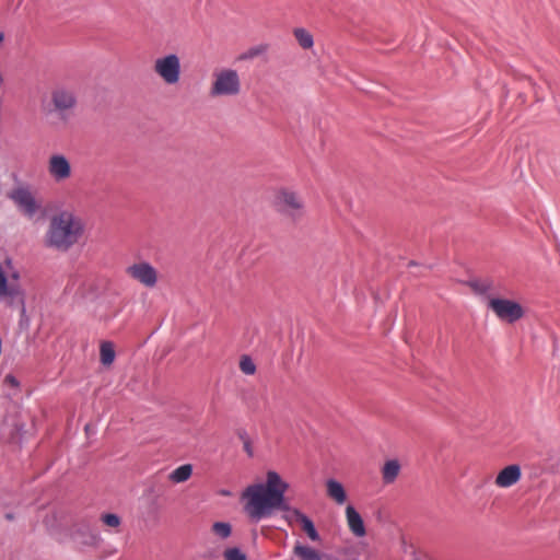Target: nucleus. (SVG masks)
Listing matches in <instances>:
<instances>
[{
  "mask_svg": "<svg viewBox=\"0 0 560 560\" xmlns=\"http://www.w3.org/2000/svg\"><path fill=\"white\" fill-rule=\"evenodd\" d=\"M288 489L289 483L283 481L277 471L269 470L266 483H255L247 487L244 493L248 498L246 511L257 521L268 516L273 509L291 512L300 522L308 538L318 541L320 537L313 521L299 509L291 508L285 500L284 494Z\"/></svg>",
  "mask_w": 560,
  "mask_h": 560,
  "instance_id": "nucleus-1",
  "label": "nucleus"
},
{
  "mask_svg": "<svg viewBox=\"0 0 560 560\" xmlns=\"http://www.w3.org/2000/svg\"><path fill=\"white\" fill-rule=\"evenodd\" d=\"M83 232L81 219L72 212L61 211L50 220L45 234V245L59 252H67L79 242Z\"/></svg>",
  "mask_w": 560,
  "mask_h": 560,
  "instance_id": "nucleus-2",
  "label": "nucleus"
},
{
  "mask_svg": "<svg viewBox=\"0 0 560 560\" xmlns=\"http://www.w3.org/2000/svg\"><path fill=\"white\" fill-rule=\"evenodd\" d=\"M1 294L2 304L19 313L20 329L27 330L30 318L25 308V291L21 287L20 270L12 265L11 258H5L2 266Z\"/></svg>",
  "mask_w": 560,
  "mask_h": 560,
  "instance_id": "nucleus-3",
  "label": "nucleus"
},
{
  "mask_svg": "<svg viewBox=\"0 0 560 560\" xmlns=\"http://www.w3.org/2000/svg\"><path fill=\"white\" fill-rule=\"evenodd\" d=\"M77 103L74 88L63 84L56 85L50 92V103L46 108V114L48 116L56 115L61 122L67 124L77 107Z\"/></svg>",
  "mask_w": 560,
  "mask_h": 560,
  "instance_id": "nucleus-4",
  "label": "nucleus"
},
{
  "mask_svg": "<svg viewBox=\"0 0 560 560\" xmlns=\"http://www.w3.org/2000/svg\"><path fill=\"white\" fill-rule=\"evenodd\" d=\"M7 197L13 201L18 210L27 219L32 220L39 212H43L38 201L27 185H19L8 191Z\"/></svg>",
  "mask_w": 560,
  "mask_h": 560,
  "instance_id": "nucleus-5",
  "label": "nucleus"
},
{
  "mask_svg": "<svg viewBox=\"0 0 560 560\" xmlns=\"http://www.w3.org/2000/svg\"><path fill=\"white\" fill-rule=\"evenodd\" d=\"M273 206L278 213L290 218L294 222L304 214V203L294 191L279 190L275 197Z\"/></svg>",
  "mask_w": 560,
  "mask_h": 560,
  "instance_id": "nucleus-6",
  "label": "nucleus"
},
{
  "mask_svg": "<svg viewBox=\"0 0 560 560\" xmlns=\"http://www.w3.org/2000/svg\"><path fill=\"white\" fill-rule=\"evenodd\" d=\"M487 306L501 322L509 324L517 322L525 314L523 306L518 302L509 299L489 298Z\"/></svg>",
  "mask_w": 560,
  "mask_h": 560,
  "instance_id": "nucleus-7",
  "label": "nucleus"
},
{
  "mask_svg": "<svg viewBox=\"0 0 560 560\" xmlns=\"http://www.w3.org/2000/svg\"><path fill=\"white\" fill-rule=\"evenodd\" d=\"M215 80L212 83L211 96H234L241 91V81L236 70L224 69L214 74Z\"/></svg>",
  "mask_w": 560,
  "mask_h": 560,
  "instance_id": "nucleus-8",
  "label": "nucleus"
},
{
  "mask_svg": "<svg viewBox=\"0 0 560 560\" xmlns=\"http://www.w3.org/2000/svg\"><path fill=\"white\" fill-rule=\"evenodd\" d=\"M154 71L167 84H175L180 78V60L176 54H170L158 58L154 63Z\"/></svg>",
  "mask_w": 560,
  "mask_h": 560,
  "instance_id": "nucleus-9",
  "label": "nucleus"
},
{
  "mask_svg": "<svg viewBox=\"0 0 560 560\" xmlns=\"http://www.w3.org/2000/svg\"><path fill=\"white\" fill-rule=\"evenodd\" d=\"M127 273L148 288H153L158 282V272L155 268L147 261L129 266L127 268Z\"/></svg>",
  "mask_w": 560,
  "mask_h": 560,
  "instance_id": "nucleus-10",
  "label": "nucleus"
},
{
  "mask_svg": "<svg viewBox=\"0 0 560 560\" xmlns=\"http://www.w3.org/2000/svg\"><path fill=\"white\" fill-rule=\"evenodd\" d=\"M48 171L56 180H62L71 175V165L65 155L55 154L49 160Z\"/></svg>",
  "mask_w": 560,
  "mask_h": 560,
  "instance_id": "nucleus-11",
  "label": "nucleus"
},
{
  "mask_svg": "<svg viewBox=\"0 0 560 560\" xmlns=\"http://www.w3.org/2000/svg\"><path fill=\"white\" fill-rule=\"evenodd\" d=\"M522 478V469L517 464L504 467L495 477V485L500 488H510Z\"/></svg>",
  "mask_w": 560,
  "mask_h": 560,
  "instance_id": "nucleus-12",
  "label": "nucleus"
},
{
  "mask_svg": "<svg viewBox=\"0 0 560 560\" xmlns=\"http://www.w3.org/2000/svg\"><path fill=\"white\" fill-rule=\"evenodd\" d=\"M346 517L350 532L357 537H363L366 534L364 522L360 513L353 505L346 508Z\"/></svg>",
  "mask_w": 560,
  "mask_h": 560,
  "instance_id": "nucleus-13",
  "label": "nucleus"
},
{
  "mask_svg": "<svg viewBox=\"0 0 560 560\" xmlns=\"http://www.w3.org/2000/svg\"><path fill=\"white\" fill-rule=\"evenodd\" d=\"M467 285L472 290V292L475 294L481 295V296H487V299H489L490 296H488V292L490 290H492L493 281L490 278H485V279L475 278V279L468 280Z\"/></svg>",
  "mask_w": 560,
  "mask_h": 560,
  "instance_id": "nucleus-14",
  "label": "nucleus"
},
{
  "mask_svg": "<svg viewBox=\"0 0 560 560\" xmlns=\"http://www.w3.org/2000/svg\"><path fill=\"white\" fill-rule=\"evenodd\" d=\"M327 494L335 500L338 504H343L347 500L346 490L341 482L335 479L327 480Z\"/></svg>",
  "mask_w": 560,
  "mask_h": 560,
  "instance_id": "nucleus-15",
  "label": "nucleus"
},
{
  "mask_svg": "<svg viewBox=\"0 0 560 560\" xmlns=\"http://www.w3.org/2000/svg\"><path fill=\"white\" fill-rule=\"evenodd\" d=\"M294 555L301 560H323V556L316 549L301 544L294 547Z\"/></svg>",
  "mask_w": 560,
  "mask_h": 560,
  "instance_id": "nucleus-16",
  "label": "nucleus"
},
{
  "mask_svg": "<svg viewBox=\"0 0 560 560\" xmlns=\"http://www.w3.org/2000/svg\"><path fill=\"white\" fill-rule=\"evenodd\" d=\"M400 465L398 460H387L383 467V480L385 483H392L398 476Z\"/></svg>",
  "mask_w": 560,
  "mask_h": 560,
  "instance_id": "nucleus-17",
  "label": "nucleus"
},
{
  "mask_svg": "<svg viewBox=\"0 0 560 560\" xmlns=\"http://www.w3.org/2000/svg\"><path fill=\"white\" fill-rule=\"evenodd\" d=\"M191 474H192V466L190 464H185V465H182V466L177 467L176 469H174L170 474V479L173 482L180 483V482H185L186 480H188L190 478Z\"/></svg>",
  "mask_w": 560,
  "mask_h": 560,
  "instance_id": "nucleus-18",
  "label": "nucleus"
},
{
  "mask_svg": "<svg viewBox=\"0 0 560 560\" xmlns=\"http://www.w3.org/2000/svg\"><path fill=\"white\" fill-rule=\"evenodd\" d=\"M294 37L303 49H310L314 45L313 35L303 27L294 28Z\"/></svg>",
  "mask_w": 560,
  "mask_h": 560,
  "instance_id": "nucleus-19",
  "label": "nucleus"
},
{
  "mask_svg": "<svg viewBox=\"0 0 560 560\" xmlns=\"http://www.w3.org/2000/svg\"><path fill=\"white\" fill-rule=\"evenodd\" d=\"M101 362L103 365H110L116 357L114 345L110 341H103L100 348Z\"/></svg>",
  "mask_w": 560,
  "mask_h": 560,
  "instance_id": "nucleus-20",
  "label": "nucleus"
},
{
  "mask_svg": "<svg viewBox=\"0 0 560 560\" xmlns=\"http://www.w3.org/2000/svg\"><path fill=\"white\" fill-rule=\"evenodd\" d=\"M101 521L104 525L112 528H118L121 525L120 516L115 513H103L101 515Z\"/></svg>",
  "mask_w": 560,
  "mask_h": 560,
  "instance_id": "nucleus-21",
  "label": "nucleus"
},
{
  "mask_svg": "<svg viewBox=\"0 0 560 560\" xmlns=\"http://www.w3.org/2000/svg\"><path fill=\"white\" fill-rule=\"evenodd\" d=\"M212 529L214 534L221 538H228L232 533L231 525L225 522H215L212 526Z\"/></svg>",
  "mask_w": 560,
  "mask_h": 560,
  "instance_id": "nucleus-22",
  "label": "nucleus"
},
{
  "mask_svg": "<svg viewBox=\"0 0 560 560\" xmlns=\"http://www.w3.org/2000/svg\"><path fill=\"white\" fill-rule=\"evenodd\" d=\"M240 369L246 375H253L256 372V365L250 357L243 355L240 361Z\"/></svg>",
  "mask_w": 560,
  "mask_h": 560,
  "instance_id": "nucleus-23",
  "label": "nucleus"
},
{
  "mask_svg": "<svg viewBox=\"0 0 560 560\" xmlns=\"http://www.w3.org/2000/svg\"><path fill=\"white\" fill-rule=\"evenodd\" d=\"M11 425L14 428V431H15L12 439L16 440L18 442H21L27 432L25 430V423L20 421V419H13Z\"/></svg>",
  "mask_w": 560,
  "mask_h": 560,
  "instance_id": "nucleus-24",
  "label": "nucleus"
},
{
  "mask_svg": "<svg viewBox=\"0 0 560 560\" xmlns=\"http://www.w3.org/2000/svg\"><path fill=\"white\" fill-rule=\"evenodd\" d=\"M225 560H247L246 555L240 548H229L224 551Z\"/></svg>",
  "mask_w": 560,
  "mask_h": 560,
  "instance_id": "nucleus-25",
  "label": "nucleus"
},
{
  "mask_svg": "<svg viewBox=\"0 0 560 560\" xmlns=\"http://www.w3.org/2000/svg\"><path fill=\"white\" fill-rule=\"evenodd\" d=\"M267 50V45H258L250 47L243 56V59H253Z\"/></svg>",
  "mask_w": 560,
  "mask_h": 560,
  "instance_id": "nucleus-26",
  "label": "nucleus"
},
{
  "mask_svg": "<svg viewBox=\"0 0 560 560\" xmlns=\"http://www.w3.org/2000/svg\"><path fill=\"white\" fill-rule=\"evenodd\" d=\"M2 385L11 387L14 390L13 396H15L16 393L20 390V382L12 374H8L4 377V380L2 381Z\"/></svg>",
  "mask_w": 560,
  "mask_h": 560,
  "instance_id": "nucleus-27",
  "label": "nucleus"
},
{
  "mask_svg": "<svg viewBox=\"0 0 560 560\" xmlns=\"http://www.w3.org/2000/svg\"><path fill=\"white\" fill-rule=\"evenodd\" d=\"M236 433H237V436L240 438V440H241L243 443H244L245 441H249V440H250V439H249V436H248V434H247V432H246V430H244V429H238Z\"/></svg>",
  "mask_w": 560,
  "mask_h": 560,
  "instance_id": "nucleus-28",
  "label": "nucleus"
},
{
  "mask_svg": "<svg viewBox=\"0 0 560 560\" xmlns=\"http://www.w3.org/2000/svg\"><path fill=\"white\" fill-rule=\"evenodd\" d=\"M244 445V451L248 454V456H253V447H252V443H250V440L249 441H245L243 443Z\"/></svg>",
  "mask_w": 560,
  "mask_h": 560,
  "instance_id": "nucleus-29",
  "label": "nucleus"
},
{
  "mask_svg": "<svg viewBox=\"0 0 560 560\" xmlns=\"http://www.w3.org/2000/svg\"><path fill=\"white\" fill-rule=\"evenodd\" d=\"M101 537L98 533H92L91 534V542L93 545H96L100 541Z\"/></svg>",
  "mask_w": 560,
  "mask_h": 560,
  "instance_id": "nucleus-30",
  "label": "nucleus"
},
{
  "mask_svg": "<svg viewBox=\"0 0 560 560\" xmlns=\"http://www.w3.org/2000/svg\"><path fill=\"white\" fill-rule=\"evenodd\" d=\"M4 517H5L7 520H10V521H11V520H13V514H12V513H7V514L4 515Z\"/></svg>",
  "mask_w": 560,
  "mask_h": 560,
  "instance_id": "nucleus-31",
  "label": "nucleus"
},
{
  "mask_svg": "<svg viewBox=\"0 0 560 560\" xmlns=\"http://www.w3.org/2000/svg\"><path fill=\"white\" fill-rule=\"evenodd\" d=\"M415 265H416V262H415V261H409V262H408V266H415Z\"/></svg>",
  "mask_w": 560,
  "mask_h": 560,
  "instance_id": "nucleus-32",
  "label": "nucleus"
},
{
  "mask_svg": "<svg viewBox=\"0 0 560 560\" xmlns=\"http://www.w3.org/2000/svg\"><path fill=\"white\" fill-rule=\"evenodd\" d=\"M327 560H331V558H330V557H328V558H327Z\"/></svg>",
  "mask_w": 560,
  "mask_h": 560,
  "instance_id": "nucleus-33",
  "label": "nucleus"
}]
</instances>
